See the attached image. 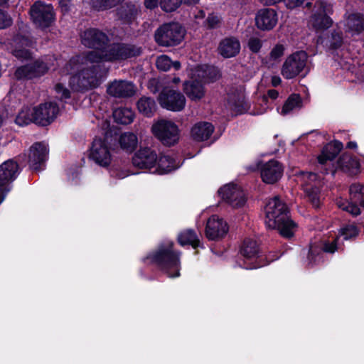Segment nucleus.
Wrapping results in <instances>:
<instances>
[{
    "instance_id": "49530a36",
    "label": "nucleus",
    "mask_w": 364,
    "mask_h": 364,
    "mask_svg": "<svg viewBox=\"0 0 364 364\" xmlns=\"http://www.w3.org/2000/svg\"><path fill=\"white\" fill-rule=\"evenodd\" d=\"M229 104L232 111L235 112L236 115L242 114L246 111L244 99L240 96L230 99Z\"/></svg>"
},
{
    "instance_id": "f3484780",
    "label": "nucleus",
    "mask_w": 364,
    "mask_h": 364,
    "mask_svg": "<svg viewBox=\"0 0 364 364\" xmlns=\"http://www.w3.org/2000/svg\"><path fill=\"white\" fill-rule=\"evenodd\" d=\"M229 226L223 218L212 215L207 221L205 234L208 240L218 241L227 235Z\"/></svg>"
},
{
    "instance_id": "e2e57ef3",
    "label": "nucleus",
    "mask_w": 364,
    "mask_h": 364,
    "mask_svg": "<svg viewBox=\"0 0 364 364\" xmlns=\"http://www.w3.org/2000/svg\"><path fill=\"white\" fill-rule=\"evenodd\" d=\"M306 0H286L288 9H294L296 7L302 6Z\"/></svg>"
},
{
    "instance_id": "2f4dec72",
    "label": "nucleus",
    "mask_w": 364,
    "mask_h": 364,
    "mask_svg": "<svg viewBox=\"0 0 364 364\" xmlns=\"http://www.w3.org/2000/svg\"><path fill=\"white\" fill-rule=\"evenodd\" d=\"M214 126L207 122H200L196 124L191 129V133L193 139L197 141L208 140L214 132Z\"/></svg>"
},
{
    "instance_id": "13d9d810",
    "label": "nucleus",
    "mask_w": 364,
    "mask_h": 364,
    "mask_svg": "<svg viewBox=\"0 0 364 364\" xmlns=\"http://www.w3.org/2000/svg\"><path fill=\"white\" fill-rule=\"evenodd\" d=\"M360 207L361 206L358 203H355L351 200V202L348 203V204L343 208V210L350 213L353 216H358L361 213Z\"/></svg>"
},
{
    "instance_id": "8fccbe9b",
    "label": "nucleus",
    "mask_w": 364,
    "mask_h": 364,
    "mask_svg": "<svg viewBox=\"0 0 364 364\" xmlns=\"http://www.w3.org/2000/svg\"><path fill=\"white\" fill-rule=\"evenodd\" d=\"M359 230L356 225H348L341 229L340 233L343 239L347 240L355 238L359 234Z\"/></svg>"
},
{
    "instance_id": "aec40b11",
    "label": "nucleus",
    "mask_w": 364,
    "mask_h": 364,
    "mask_svg": "<svg viewBox=\"0 0 364 364\" xmlns=\"http://www.w3.org/2000/svg\"><path fill=\"white\" fill-rule=\"evenodd\" d=\"M218 193L223 200L225 201L233 208H241L246 203V200L243 197L242 193L238 191L237 185L235 184H226L220 188Z\"/></svg>"
},
{
    "instance_id": "58836bf2",
    "label": "nucleus",
    "mask_w": 364,
    "mask_h": 364,
    "mask_svg": "<svg viewBox=\"0 0 364 364\" xmlns=\"http://www.w3.org/2000/svg\"><path fill=\"white\" fill-rule=\"evenodd\" d=\"M349 193L350 200L358 203L361 207L364 208V184L352 183L349 188Z\"/></svg>"
},
{
    "instance_id": "c85d7f7f",
    "label": "nucleus",
    "mask_w": 364,
    "mask_h": 364,
    "mask_svg": "<svg viewBox=\"0 0 364 364\" xmlns=\"http://www.w3.org/2000/svg\"><path fill=\"white\" fill-rule=\"evenodd\" d=\"M345 31L352 37L364 33V15L358 12L350 14L346 20Z\"/></svg>"
},
{
    "instance_id": "f8f14e48",
    "label": "nucleus",
    "mask_w": 364,
    "mask_h": 364,
    "mask_svg": "<svg viewBox=\"0 0 364 364\" xmlns=\"http://www.w3.org/2000/svg\"><path fill=\"white\" fill-rule=\"evenodd\" d=\"M18 170V164L14 159H9L0 165V204L10 191L9 183L16 179Z\"/></svg>"
},
{
    "instance_id": "a878e982",
    "label": "nucleus",
    "mask_w": 364,
    "mask_h": 364,
    "mask_svg": "<svg viewBox=\"0 0 364 364\" xmlns=\"http://www.w3.org/2000/svg\"><path fill=\"white\" fill-rule=\"evenodd\" d=\"M136 92L133 82L127 80L114 81L107 87V93L118 98L132 97Z\"/></svg>"
},
{
    "instance_id": "c9c22d12",
    "label": "nucleus",
    "mask_w": 364,
    "mask_h": 364,
    "mask_svg": "<svg viewBox=\"0 0 364 364\" xmlns=\"http://www.w3.org/2000/svg\"><path fill=\"white\" fill-rule=\"evenodd\" d=\"M119 143L120 147L129 153H132L137 147V136L132 132H124L121 134Z\"/></svg>"
},
{
    "instance_id": "0eeeda50",
    "label": "nucleus",
    "mask_w": 364,
    "mask_h": 364,
    "mask_svg": "<svg viewBox=\"0 0 364 364\" xmlns=\"http://www.w3.org/2000/svg\"><path fill=\"white\" fill-rule=\"evenodd\" d=\"M29 14L33 24L42 30L48 28L55 20V13L50 4L36 1L30 8Z\"/></svg>"
},
{
    "instance_id": "4468645a",
    "label": "nucleus",
    "mask_w": 364,
    "mask_h": 364,
    "mask_svg": "<svg viewBox=\"0 0 364 364\" xmlns=\"http://www.w3.org/2000/svg\"><path fill=\"white\" fill-rule=\"evenodd\" d=\"M267 224L269 227L277 224L279 219L289 213V208L279 196L270 198L264 207Z\"/></svg>"
},
{
    "instance_id": "7ed1b4c3",
    "label": "nucleus",
    "mask_w": 364,
    "mask_h": 364,
    "mask_svg": "<svg viewBox=\"0 0 364 364\" xmlns=\"http://www.w3.org/2000/svg\"><path fill=\"white\" fill-rule=\"evenodd\" d=\"M186 29L178 22L164 23L154 32L156 43L161 47H174L178 46L184 39Z\"/></svg>"
},
{
    "instance_id": "09e8293b",
    "label": "nucleus",
    "mask_w": 364,
    "mask_h": 364,
    "mask_svg": "<svg viewBox=\"0 0 364 364\" xmlns=\"http://www.w3.org/2000/svg\"><path fill=\"white\" fill-rule=\"evenodd\" d=\"M15 123L21 127L33 123V112L30 113L28 109H22L16 117Z\"/></svg>"
},
{
    "instance_id": "6e6d98bb",
    "label": "nucleus",
    "mask_w": 364,
    "mask_h": 364,
    "mask_svg": "<svg viewBox=\"0 0 364 364\" xmlns=\"http://www.w3.org/2000/svg\"><path fill=\"white\" fill-rule=\"evenodd\" d=\"M284 50L285 47L284 45L280 43L276 44L269 53V59L274 61L278 60L284 55Z\"/></svg>"
},
{
    "instance_id": "a18cd8bd",
    "label": "nucleus",
    "mask_w": 364,
    "mask_h": 364,
    "mask_svg": "<svg viewBox=\"0 0 364 364\" xmlns=\"http://www.w3.org/2000/svg\"><path fill=\"white\" fill-rule=\"evenodd\" d=\"M323 253L318 247H311L308 252V266L313 267L323 261Z\"/></svg>"
},
{
    "instance_id": "0e129e2a",
    "label": "nucleus",
    "mask_w": 364,
    "mask_h": 364,
    "mask_svg": "<svg viewBox=\"0 0 364 364\" xmlns=\"http://www.w3.org/2000/svg\"><path fill=\"white\" fill-rule=\"evenodd\" d=\"M61 11L63 14L68 13L70 10V0H60L58 2Z\"/></svg>"
},
{
    "instance_id": "de8ad7c7",
    "label": "nucleus",
    "mask_w": 364,
    "mask_h": 364,
    "mask_svg": "<svg viewBox=\"0 0 364 364\" xmlns=\"http://www.w3.org/2000/svg\"><path fill=\"white\" fill-rule=\"evenodd\" d=\"M183 4V0H160L159 6L165 12L171 13L177 10Z\"/></svg>"
},
{
    "instance_id": "393cba45",
    "label": "nucleus",
    "mask_w": 364,
    "mask_h": 364,
    "mask_svg": "<svg viewBox=\"0 0 364 364\" xmlns=\"http://www.w3.org/2000/svg\"><path fill=\"white\" fill-rule=\"evenodd\" d=\"M183 91L192 101H199L205 95V85L193 74L189 80L183 83Z\"/></svg>"
},
{
    "instance_id": "e433bc0d",
    "label": "nucleus",
    "mask_w": 364,
    "mask_h": 364,
    "mask_svg": "<svg viewBox=\"0 0 364 364\" xmlns=\"http://www.w3.org/2000/svg\"><path fill=\"white\" fill-rule=\"evenodd\" d=\"M326 148L323 146L321 149V154L318 156L317 160L318 164L321 166L322 170L321 173L323 175L331 174L334 176L336 171V168L332 164H328V161H331V157L326 154Z\"/></svg>"
},
{
    "instance_id": "774afa93",
    "label": "nucleus",
    "mask_w": 364,
    "mask_h": 364,
    "mask_svg": "<svg viewBox=\"0 0 364 364\" xmlns=\"http://www.w3.org/2000/svg\"><path fill=\"white\" fill-rule=\"evenodd\" d=\"M200 0H183V4L186 6H195L199 3Z\"/></svg>"
},
{
    "instance_id": "5701e85b",
    "label": "nucleus",
    "mask_w": 364,
    "mask_h": 364,
    "mask_svg": "<svg viewBox=\"0 0 364 364\" xmlns=\"http://www.w3.org/2000/svg\"><path fill=\"white\" fill-rule=\"evenodd\" d=\"M192 74L204 85L213 83L221 77V73L218 68L208 64L198 65L193 70Z\"/></svg>"
},
{
    "instance_id": "423d86ee",
    "label": "nucleus",
    "mask_w": 364,
    "mask_h": 364,
    "mask_svg": "<svg viewBox=\"0 0 364 364\" xmlns=\"http://www.w3.org/2000/svg\"><path fill=\"white\" fill-rule=\"evenodd\" d=\"M151 132L164 146L170 147L176 144L179 141V128L172 121L159 120L152 125Z\"/></svg>"
},
{
    "instance_id": "c756f323",
    "label": "nucleus",
    "mask_w": 364,
    "mask_h": 364,
    "mask_svg": "<svg viewBox=\"0 0 364 364\" xmlns=\"http://www.w3.org/2000/svg\"><path fill=\"white\" fill-rule=\"evenodd\" d=\"M176 240L181 247L191 245L196 250L195 254L198 253L197 250L198 248L205 249L204 244L200 241L196 230L193 229H186L181 231L177 235Z\"/></svg>"
},
{
    "instance_id": "680f3d73",
    "label": "nucleus",
    "mask_w": 364,
    "mask_h": 364,
    "mask_svg": "<svg viewBox=\"0 0 364 364\" xmlns=\"http://www.w3.org/2000/svg\"><path fill=\"white\" fill-rule=\"evenodd\" d=\"M279 96V92L274 89H271L267 91V95H264L262 98V102L265 105L267 104L269 98L276 100Z\"/></svg>"
},
{
    "instance_id": "79ce46f5",
    "label": "nucleus",
    "mask_w": 364,
    "mask_h": 364,
    "mask_svg": "<svg viewBox=\"0 0 364 364\" xmlns=\"http://www.w3.org/2000/svg\"><path fill=\"white\" fill-rule=\"evenodd\" d=\"M304 192L308 198V200L313 205V207L316 208H319L321 205L320 188L316 186H311L310 187H306L304 190Z\"/></svg>"
},
{
    "instance_id": "c03bdc74",
    "label": "nucleus",
    "mask_w": 364,
    "mask_h": 364,
    "mask_svg": "<svg viewBox=\"0 0 364 364\" xmlns=\"http://www.w3.org/2000/svg\"><path fill=\"white\" fill-rule=\"evenodd\" d=\"M343 43V33L339 31H333L327 41V46L330 50H337Z\"/></svg>"
},
{
    "instance_id": "a19ab883",
    "label": "nucleus",
    "mask_w": 364,
    "mask_h": 364,
    "mask_svg": "<svg viewBox=\"0 0 364 364\" xmlns=\"http://www.w3.org/2000/svg\"><path fill=\"white\" fill-rule=\"evenodd\" d=\"M302 104V100L300 95L299 94H292L291 95L287 100L285 101L282 108V114L286 115L289 113L294 108L301 107Z\"/></svg>"
},
{
    "instance_id": "4be33fe9",
    "label": "nucleus",
    "mask_w": 364,
    "mask_h": 364,
    "mask_svg": "<svg viewBox=\"0 0 364 364\" xmlns=\"http://www.w3.org/2000/svg\"><path fill=\"white\" fill-rule=\"evenodd\" d=\"M32 45V41L28 36L16 35L14 38L12 55L21 61L28 60L32 58L33 53L28 48Z\"/></svg>"
},
{
    "instance_id": "20e7f679",
    "label": "nucleus",
    "mask_w": 364,
    "mask_h": 364,
    "mask_svg": "<svg viewBox=\"0 0 364 364\" xmlns=\"http://www.w3.org/2000/svg\"><path fill=\"white\" fill-rule=\"evenodd\" d=\"M102 71V67L100 65H92L73 75L70 84L73 90L80 92L95 88L100 84Z\"/></svg>"
},
{
    "instance_id": "3c124183",
    "label": "nucleus",
    "mask_w": 364,
    "mask_h": 364,
    "mask_svg": "<svg viewBox=\"0 0 364 364\" xmlns=\"http://www.w3.org/2000/svg\"><path fill=\"white\" fill-rule=\"evenodd\" d=\"M172 64L171 59L166 55H161L157 57L156 66L159 70L168 71L171 69Z\"/></svg>"
},
{
    "instance_id": "ddd939ff",
    "label": "nucleus",
    "mask_w": 364,
    "mask_h": 364,
    "mask_svg": "<svg viewBox=\"0 0 364 364\" xmlns=\"http://www.w3.org/2000/svg\"><path fill=\"white\" fill-rule=\"evenodd\" d=\"M82 44L90 49L103 51L109 46L108 36L98 28H90L86 29L81 34Z\"/></svg>"
},
{
    "instance_id": "ea45409f",
    "label": "nucleus",
    "mask_w": 364,
    "mask_h": 364,
    "mask_svg": "<svg viewBox=\"0 0 364 364\" xmlns=\"http://www.w3.org/2000/svg\"><path fill=\"white\" fill-rule=\"evenodd\" d=\"M85 65L82 53L73 55L66 63L65 69L69 74L79 72L82 65Z\"/></svg>"
},
{
    "instance_id": "f257e3e1",
    "label": "nucleus",
    "mask_w": 364,
    "mask_h": 364,
    "mask_svg": "<svg viewBox=\"0 0 364 364\" xmlns=\"http://www.w3.org/2000/svg\"><path fill=\"white\" fill-rule=\"evenodd\" d=\"M181 255L182 252L175 249L173 240H164L141 258V262L146 266L156 267L173 279L181 276Z\"/></svg>"
},
{
    "instance_id": "5fc2aeb1",
    "label": "nucleus",
    "mask_w": 364,
    "mask_h": 364,
    "mask_svg": "<svg viewBox=\"0 0 364 364\" xmlns=\"http://www.w3.org/2000/svg\"><path fill=\"white\" fill-rule=\"evenodd\" d=\"M262 41L257 37H250L247 41V48L252 53H259L262 48Z\"/></svg>"
},
{
    "instance_id": "f704fd0d",
    "label": "nucleus",
    "mask_w": 364,
    "mask_h": 364,
    "mask_svg": "<svg viewBox=\"0 0 364 364\" xmlns=\"http://www.w3.org/2000/svg\"><path fill=\"white\" fill-rule=\"evenodd\" d=\"M112 116L116 123L127 125L133 122L134 113L131 108L121 107L113 111Z\"/></svg>"
},
{
    "instance_id": "b1692460",
    "label": "nucleus",
    "mask_w": 364,
    "mask_h": 364,
    "mask_svg": "<svg viewBox=\"0 0 364 364\" xmlns=\"http://www.w3.org/2000/svg\"><path fill=\"white\" fill-rule=\"evenodd\" d=\"M241 45L235 36H228L219 42L217 51L223 58L228 59L237 56L240 51Z\"/></svg>"
},
{
    "instance_id": "37998d69",
    "label": "nucleus",
    "mask_w": 364,
    "mask_h": 364,
    "mask_svg": "<svg viewBox=\"0 0 364 364\" xmlns=\"http://www.w3.org/2000/svg\"><path fill=\"white\" fill-rule=\"evenodd\" d=\"M124 0H91L92 7L96 11H106L120 4Z\"/></svg>"
},
{
    "instance_id": "9b49d317",
    "label": "nucleus",
    "mask_w": 364,
    "mask_h": 364,
    "mask_svg": "<svg viewBox=\"0 0 364 364\" xmlns=\"http://www.w3.org/2000/svg\"><path fill=\"white\" fill-rule=\"evenodd\" d=\"M49 70L48 64L41 59L18 67L14 72L17 80H33L46 75Z\"/></svg>"
},
{
    "instance_id": "9d476101",
    "label": "nucleus",
    "mask_w": 364,
    "mask_h": 364,
    "mask_svg": "<svg viewBox=\"0 0 364 364\" xmlns=\"http://www.w3.org/2000/svg\"><path fill=\"white\" fill-rule=\"evenodd\" d=\"M49 157V148L44 141L34 142L29 148L28 164L35 171H41L46 167Z\"/></svg>"
},
{
    "instance_id": "6ab92c4d",
    "label": "nucleus",
    "mask_w": 364,
    "mask_h": 364,
    "mask_svg": "<svg viewBox=\"0 0 364 364\" xmlns=\"http://www.w3.org/2000/svg\"><path fill=\"white\" fill-rule=\"evenodd\" d=\"M278 21V14L272 8H263L257 11L255 15V26L263 31L272 30Z\"/></svg>"
},
{
    "instance_id": "a211bd4d",
    "label": "nucleus",
    "mask_w": 364,
    "mask_h": 364,
    "mask_svg": "<svg viewBox=\"0 0 364 364\" xmlns=\"http://www.w3.org/2000/svg\"><path fill=\"white\" fill-rule=\"evenodd\" d=\"M284 167L282 164L275 159H271L264 164L260 169L262 180L267 184H274L283 176Z\"/></svg>"
},
{
    "instance_id": "864d4df0",
    "label": "nucleus",
    "mask_w": 364,
    "mask_h": 364,
    "mask_svg": "<svg viewBox=\"0 0 364 364\" xmlns=\"http://www.w3.org/2000/svg\"><path fill=\"white\" fill-rule=\"evenodd\" d=\"M13 24V19L9 12L0 9V30L10 28Z\"/></svg>"
},
{
    "instance_id": "72a5a7b5",
    "label": "nucleus",
    "mask_w": 364,
    "mask_h": 364,
    "mask_svg": "<svg viewBox=\"0 0 364 364\" xmlns=\"http://www.w3.org/2000/svg\"><path fill=\"white\" fill-rule=\"evenodd\" d=\"M156 171L159 174H166L177 169L179 166L176 164L174 158L164 155L157 159Z\"/></svg>"
},
{
    "instance_id": "dca6fc26",
    "label": "nucleus",
    "mask_w": 364,
    "mask_h": 364,
    "mask_svg": "<svg viewBox=\"0 0 364 364\" xmlns=\"http://www.w3.org/2000/svg\"><path fill=\"white\" fill-rule=\"evenodd\" d=\"M158 101L160 106L168 111L181 112L186 106L184 95L176 90H168L160 92Z\"/></svg>"
},
{
    "instance_id": "6e6552de",
    "label": "nucleus",
    "mask_w": 364,
    "mask_h": 364,
    "mask_svg": "<svg viewBox=\"0 0 364 364\" xmlns=\"http://www.w3.org/2000/svg\"><path fill=\"white\" fill-rule=\"evenodd\" d=\"M308 55L306 51H296L287 57L284 61L282 75L285 79H293L299 75L306 65Z\"/></svg>"
},
{
    "instance_id": "4c0bfd02",
    "label": "nucleus",
    "mask_w": 364,
    "mask_h": 364,
    "mask_svg": "<svg viewBox=\"0 0 364 364\" xmlns=\"http://www.w3.org/2000/svg\"><path fill=\"white\" fill-rule=\"evenodd\" d=\"M139 112L147 117L153 116L156 110V102L151 97H141L137 102Z\"/></svg>"
},
{
    "instance_id": "412c9836",
    "label": "nucleus",
    "mask_w": 364,
    "mask_h": 364,
    "mask_svg": "<svg viewBox=\"0 0 364 364\" xmlns=\"http://www.w3.org/2000/svg\"><path fill=\"white\" fill-rule=\"evenodd\" d=\"M157 154L149 147L141 148L132 157V164L139 169H151L157 162Z\"/></svg>"
},
{
    "instance_id": "1a4fd4ad",
    "label": "nucleus",
    "mask_w": 364,
    "mask_h": 364,
    "mask_svg": "<svg viewBox=\"0 0 364 364\" xmlns=\"http://www.w3.org/2000/svg\"><path fill=\"white\" fill-rule=\"evenodd\" d=\"M59 107L55 102H46L33 109V123L40 127H47L56 119Z\"/></svg>"
},
{
    "instance_id": "603ef678",
    "label": "nucleus",
    "mask_w": 364,
    "mask_h": 364,
    "mask_svg": "<svg viewBox=\"0 0 364 364\" xmlns=\"http://www.w3.org/2000/svg\"><path fill=\"white\" fill-rule=\"evenodd\" d=\"M221 23V18L214 12L208 14L204 21L205 26L208 29H215L220 27Z\"/></svg>"
},
{
    "instance_id": "cd10ccee",
    "label": "nucleus",
    "mask_w": 364,
    "mask_h": 364,
    "mask_svg": "<svg viewBox=\"0 0 364 364\" xmlns=\"http://www.w3.org/2000/svg\"><path fill=\"white\" fill-rule=\"evenodd\" d=\"M338 167L344 173L350 176H355L360 172V163L359 159L348 153H343L337 161Z\"/></svg>"
},
{
    "instance_id": "338daca9",
    "label": "nucleus",
    "mask_w": 364,
    "mask_h": 364,
    "mask_svg": "<svg viewBox=\"0 0 364 364\" xmlns=\"http://www.w3.org/2000/svg\"><path fill=\"white\" fill-rule=\"evenodd\" d=\"M271 82L272 86L276 87L281 84L282 80L279 76H272Z\"/></svg>"
},
{
    "instance_id": "bf43d9fd",
    "label": "nucleus",
    "mask_w": 364,
    "mask_h": 364,
    "mask_svg": "<svg viewBox=\"0 0 364 364\" xmlns=\"http://www.w3.org/2000/svg\"><path fill=\"white\" fill-rule=\"evenodd\" d=\"M324 147L326 148V150L333 149L335 150L336 154H339L340 151L343 148V144L341 141L338 140H333L329 143H327Z\"/></svg>"
},
{
    "instance_id": "69168bd1",
    "label": "nucleus",
    "mask_w": 364,
    "mask_h": 364,
    "mask_svg": "<svg viewBox=\"0 0 364 364\" xmlns=\"http://www.w3.org/2000/svg\"><path fill=\"white\" fill-rule=\"evenodd\" d=\"M160 0H144V6L150 10H153L158 7Z\"/></svg>"
},
{
    "instance_id": "2eb2a0df",
    "label": "nucleus",
    "mask_w": 364,
    "mask_h": 364,
    "mask_svg": "<svg viewBox=\"0 0 364 364\" xmlns=\"http://www.w3.org/2000/svg\"><path fill=\"white\" fill-rule=\"evenodd\" d=\"M89 158L102 167H108L111 163V154L105 139L95 138L90 149Z\"/></svg>"
},
{
    "instance_id": "7c9ffc66",
    "label": "nucleus",
    "mask_w": 364,
    "mask_h": 364,
    "mask_svg": "<svg viewBox=\"0 0 364 364\" xmlns=\"http://www.w3.org/2000/svg\"><path fill=\"white\" fill-rule=\"evenodd\" d=\"M138 13L139 9L135 4L127 2L117 8L116 14L122 24L129 26L136 19Z\"/></svg>"
},
{
    "instance_id": "bb28decb",
    "label": "nucleus",
    "mask_w": 364,
    "mask_h": 364,
    "mask_svg": "<svg viewBox=\"0 0 364 364\" xmlns=\"http://www.w3.org/2000/svg\"><path fill=\"white\" fill-rule=\"evenodd\" d=\"M332 23L333 20L327 14L326 3L319 2L317 11L311 16L312 26L316 31H322L330 28Z\"/></svg>"
},
{
    "instance_id": "473e14b6",
    "label": "nucleus",
    "mask_w": 364,
    "mask_h": 364,
    "mask_svg": "<svg viewBox=\"0 0 364 364\" xmlns=\"http://www.w3.org/2000/svg\"><path fill=\"white\" fill-rule=\"evenodd\" d=\"M269 228L277 230L283 237L289 239L294 235L297 225L289 218L288 214L284 218L279 219L277 224L272 225Z\"/></svg>"
},
{
    "instance_id": "052dcab7",
    "label": "nucleus",
    "mask_w": 364,
    "mask_h": 364,
    "mask_svg": "<svg viewBox=\"0 0 364 364\" xmlns=\"http://www.w3.org/2000/svg\"><path fill=\"white\" fill-rule=\"evenodd\" d=\"M337 242L334 240L331 242H325L321 250V252L334 253L337 250Z\"/></svg>"
},
{
    "instance_id": "f03ea898",
    "label": "nucleus",
    "mask_w": 364,
    "mask_h": 364,
    "mask_svg": "<svg viewBox=\"0 0 364 364\" xmlns=\"http://www.w3.org/2000/svg\"><path fill=\"white\" fill-rule=\"evenodd\" d=\"M82 53L85 65L101 63H122L128 60L136 58L143 53L141 46L131 43L113 42L103 51L93 50Z\"/></svg>"
},
{
    "instance_id": "39448f33",
    "label": "nucleus",
    "mask_w": 364,
    "mask_h": 364,
    "mask_svg": "<svg viewBox=\"0 0 364 364\" xmlns=\"http://www.w3.org/2000/svg\"><path fill=\"white\" fill-rule=\"evenodd\" d=\"M259 248L256 240L245 238L240 247V254L243 258L240 266L246 269H257L268 265L271 261L259 256Z\"/></svg>"
},
{
    "instance_id": "4d7b16f0",
    "label": "nucleus",
    "mask_w": 364,
    "mask_h": 364,
    "mask_svg": "<svg viewBox=\"0 0 364 364\" xmlns=\"http://www.w3.org/2000/svg\"><path fill=\"white\" fill-rule=\"evenodd\" d=\"M55 91L60 96L61 100H65L71 97L70 91L60 82L55 85Z\"/></svg>"
}]
</instances>
